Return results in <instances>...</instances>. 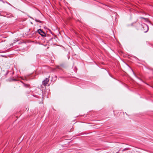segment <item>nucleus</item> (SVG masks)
<instances>
[{
    "instance_id": "obj_1",
    "label": "nucleus",
    "mask_w": 153,
    "mask_h": 153,
    "mask_svg": "<svg viewBox=\"0 0 153 153\" xmlns=\"http://www.w3.org/2000/svg\"><path fill=\"white\" fill-rule=\"evenodd\" d=\"M37 32L42 36H46V33L41 29H39L38 30Z\"/></svg>"
},
{
    "instance_id": "obj_2",
    "label": "nucleus",
    "mask_w": 153,
    "mask_h": 153,
    "mask_svg": "<svg viewBox=\"0 0 153 153\" xmlns=\"http://www.w3.org/2000/svg\"><path fill=\"white\" fill-rule=\"evenodd\" d=\"M49 81V79L48 78H46L44 79L42 81V85H44L45 86H46L47 85V84L48 83V82Z\"/></svg>"
},
{
    "instance_id": "obj_3",
    "label": "nucleus",
    "mask_w": 153,
    "mask_h": 153,
    "mask_svg": "<svg viewBox=\"0 0 153 153\" xmlns=\"http://www.w3.org/2000/svg\"><path fill=\"white\" fill-rule=\"evenodd\" d=\"M143 27V28L144 29V28H145V29L144 30H143V31L145 33L147 32L149 30V27L148 26L145 24H144L143 25H142Z\"/></svg>"
},
{
    "instance_id": "obj_4",
    "label": "nucleus",
    "mask_w": 153,
    "mask_h": 153,
    "mask_svg": "<svg viewBox=\"0 0 153 153\" xmlns=\"http://www.w3.org/2000/svg\"><path fill=\"white\" fill-rule=\"evenodd\" d=\"M52 79H51V82H54L57 79V76L55 75H53V76H52Z\"/></svg>"
},
{
    "instance_id": "obj_5",
    "label": "nucleus",
    "mask_w": 153,
    "mask_h": 153,
    "mask_svg": "<svg viewBox=\"0 0 153 153\" xmlns=\"http://www.w3.org/2000/svg\"><path fill=\"white\" fill-rule=\"evenodd\" d=\"M24 85L25 87L26 88H28L29 87L30 85L28 84H25V83H24Z\"/></svg>"
},
{
    "instance_id": "obj_6",
    "label": "nucleus",
    "mask_w": 153,
    "mask_h": 153,
    "mask_svg": "<svg viewBox=\"0 0 153 153\" xmlns=\"http://www.w3.org/2000/svg\"><path fill=\"white\" fill-rule=\"evenodd\" d=\"M35 21L36 22H38L41 23H42V22L41 21L37 19H35Z\"/></svg>"
},
{
    "instance_id": "obj_7",
    "label": "nucleus",
    "mask_w": 153,
    "mask_h": 153,
    "mask_svg": "<svg viewBox=\"0 0 153 153\" xmlns=\"http://www.w3.org/2000/svg\"><path fill=\"white\" fill-rule=\"evenodd\" d=\"M56 68L58 69H60V67L59 66H56Z\"/></svg>"
},
{
    "instance_id": "obj_8",
    "label": "nucleus",
    "mask_w": 153,
    "mask_h": 153,
    "mask_svg": "<svg viewBox=\"0 0 153 153\" xmlns=\"http://www.w3.org/2000/svg\"><path fill=\"white\" fill-rule=\"evenodd\" d=\"M140 18L141 19H146V18H144V17H140Z\"/></svg>"
},
{
    "instance_id": "obj_9",
    "label": "nucleus",
    "mask_w": 153,
    "mask_h": 153,
    "mask_svg": "<svg viewBox=\"0 0 153 153\" xmlns=\"http://www.w3.org/2000/svg\"><path fill=\"white\" fill-rule=\"evenodd\" d=\"M49 78H50V76H49Z\"/></svg>"
}]
</instances>
